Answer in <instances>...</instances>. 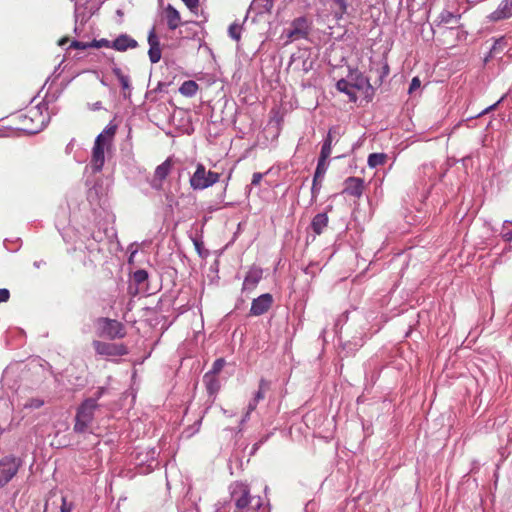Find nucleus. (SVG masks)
<instances>
[{"label": "nucleus", "mask_w": 512, "mask_h": 512, "mask_svg": "<svg viewBox=\"0 0 512 512\" xmlns=\"http://www.w3.org/2000/svg\"><path fill=\"white\" fill-rule=\"evenodd\" d=\"M230 501L224 504L226 512H251L259 510L262 500L257 497L255 505L252 504L255 497L251 495L250 486L243 481H234L229 485Z\"/></svg>", "instance_id": "obj_1"}, {"label": "nucleus", "mask_w": 512, "mask_h": 512, "mask_svg": "<svg viewBox=\"0 0 512 512\" xmlns=\"http://www.w3.org/2000/svg\"><path fill=\"white\" fill-rule=\"evenodd\" d=\"M17 129L28 134L40 132L48 123L49 115L45 108L37 105L28 108L17 116Z\"/></svg>", "instance_id": "obj_2"}, {"label": "nucleus", "mask_w": 512, "mask_h": 512, "mask_svg": "<svg viewBox=\"0 0 512 512\" xmlns=\"http://www.w3.org/2000/svg\"><path fill=\"white\" fill-rule=\"evenodd\" d=\"M117 126H107L97 137L92 150L91 166L95 172L102 170L105 162L104 151L108 150L116 134Z\"/></svg>", "instance_id": "obj_3"}, {"label": "nucleus", "mask_w": 512, "mask_h": 512, "mask_svg": "<svg viewBox=\"0 0 512 512\" xmlns=\"http://www.w3.org/2000/svg\"><path fill=\"white\" fill-rule=\"evenodd\" d=\"M98 408L96 399H85L77 409L75 416L74 431L85 433L88 431L94 420V413Z\"/></svg>", "instance_id": "obj_4"}, {"label": "nucleus", "mask_w": 512, "mask_h": 512, "mask_svg": "<svg viewBox=\"0 0 512 512\" xmlns=\"http://www.w3.org/2000/svg\"><path fill=\"white\" fill-rule=\"evenodd\" d=\"M220 176V173L211 170L207 171L203 164L198 163L195 172L190 178V186L194 190H204L217 183L220 180Z\"/></svg>", "instance_id": "obj_5"}, {"label": "nucleus", "mask_w": 512, "mask_h": 512, "mask_svg": "<svg viewBox=\"0 0 512 512\" xmlns=\"http://www.w3.org/2000/svg\"><path fill=\"white\" fill-rule=\"evenodd\" d=\"M21 465V459L13 455H7L0 459V487L12 480Z\"/></svg>", "instance_id": "obj_6"}, {"label": "nucleus", "mask_w": 512, "mask_h": 512, "mask_svg": "<svg viewBox=\"0 0 512 512\" xmlns=\"http://www.w3.org/2000/svg\"><path fill=\"white\" fill-rule=\"evenodd\" d=\"M126 328L122 322H99L97 334L101 338L117 339L126 335Z\"/></svg>", "instance_id": "obj_7"}, {"label": "nucleus", "mask_w": 512, "mask_h": 512, "mask_svg": "<svg viewBox=\"0 0 512 512\" xmlns=\"http://www.w3.org/2000/svg\"><path fill=\"white\" fill-rule=\"evenodd\" d=\"M92 345L96 353L101 356H124L128 354V349L124 344L94 340Z\"/></svg>", "instance_id": "obj_8"}, {"label": "nucleus", "mask_w": 512, "mask_h": 512, "mask_svg": "<svg viewBox=\"0 0 512 512\" xmlns=\"http://www.w3.org/2000/svg\"><path fill=\"white\" fill-rule=\"evenodd\" d=\"M174 161L168 157L162 164L158 165L155 169L154 175L150 181L152 188L162 190L163 184L168 175L171 173Z\"/></svg>", "instance_id": "obj_9"}, {"label": "nucleus", "mask_w": 512, "mask_h": 512, "mask_svg": "<svg viewBox=\"0 0 512 512\" xmlns=\"http://www.w3.org/2000/svg\"><path fill=\"white\" fill-rule=\"evenodd\" d=\"M273 304V296L269 293L260 295L254 299L251 305L250 313L253 316H260L267 312Z\"/></svg>", "instance_id": "obj_10"}, {"label": "nucleus", "mask_w": 512, "mask_h": 512, "mask_svg": "<svg viewBox=\"0 0 512 512\" xmlns=\"http://www.w3.org/2000/svg\"><path fill=\"white\" fill-rule=\"evenodd\" d=\"M347 80L355 90L365 91V93L373 91L369 80L358 70H351L347 76Z\"/></svg>", "instance_id": "obj_11"}, {"label": "nucleus", "mask_w": 512, "mask_h": 512, "mask_svg": "<svg viewBox=\"0 0 512 512\" xmlns=\"http://www.w3.org/2000/svg\"><path fill=\"white\" fill-rule=\"evenodd\" d=\"M148 43H149L148 55H149L150 61L152 63L159 62L161 59V56H162V51H161L159 39L155 32V28H153L149 32Z\"/></svg>", "instance_id": "obj_12"}, {"label": "nucleus", "mask_w": 512, "mask_h": 512, "mask_svg": "<svg viewBox=\"0 0 512 512\" xmlns=\"http://www.w3.org/2000/svg\"><path fill=\"white\" fill-rule=\"evenodd\" d=\"M327 159L328 158H323V156H319L317 167H316V170L314 173L313 184H312V188H311L313 196L318 194L320 191L321 180L327 171V163H326Z\"/></svg>", "instance_id": "obj_13"}, {"label": "nucleus", "mask_w": 512, "mask_h": 512, "mask_svg": "<svg viewBox=\"0 0 512 512\" xmlns=\"http://www.w3.org/2000/svg\"><path fill=\"white\" fill-rule=\"evenodd\" d=\"M345 187L343 193H346L350 196H354L359 198L364 189V181L362 178L358 177H349L345 180Z\"/></svg>", "instance_id": "obj_14"}, {"label": "nucleus", "mask_w": 512, "mask_h": 512, "mask_svg": "<svg viewBox=\"0 0 512 512\" xmlns=\"http://www.w3.org/2000/svg\"><path fill=\"white\" fill-rule=\"evenodd\" d=\"M263 271L258 267H251L243 281V290H253L262 279Z\"/></svg>", "instance_id": "obj_15"}, {"label": "nucleus", "mask_w": 512, "mask_h": 512, "mask_svg": "<svg viewBox=\"0 0 512 512\" xmlns=\"http://www.w3.org/2000/svg\"><path fill=\"white\" fill-rule=\"evenodd\" d=\"M512 16V0H502L498 8L492 12L489 18L492 21L507 19Z\"/></svg>", "instance_id": "obj_16"}, {"label": "nucleus", "mask_w": 512, "mask_h": 512, "mask_svg": "<svg viewBox=\"0 0 512 512\" xmlns=\"http://www.w3.org/2000/svg\"><path fill=\"white\" fill-rule=\"evenodd\" d=\"M165 19L167 26L170 30L177 29L181 24V15L179 11L171 4H168L164 9Z\"/></svg>", "instance_id": "obj_17"}, {"label": "nucleus", "mask_w": 512, "mask_h": 512, "mask_svg": "<svg viewBox=\"0 0 512 512\" xmlns=\"http://www.w3.org/2000/svg\"><path fill=\"white\" fill-rule=\"evenodd\" d=\"M203 382L205 384L207 393L209 397H211V401L215 400L216 394L220 390V381L216 375H212V373H205L203 376Z\"/></svg>", "instance_id": "obj_18"}, {"label": "nucleus", "mask_w": 512, "mask_h": 512, "mask_svg": "<svg viewBox=\"0 0 512 512\" xmlns=\"http://www.w3.org/2000/svg\"><path fill=\"white\" fill-rule=\"evenodd\" d=\"M270 389V382L261 379L259 381L258 390L255 392L254 397L249 401V410L254 411L258 403L265 398L266 392Z\"/></svg>", "instance_id": "obj_19"}, {"label": "nucleus", "mask_w": 512, "mask_h": 512, "mask_svg": "<svg viewBox=\"0 0 512 512\" xmlns=\"http://www.w3.org/2000/svg\"><path fill=\"white\" fill-rule=\"evenodd\" d=\"M135 47H137V41L126 34L120 35L112 42V48L117 51H126Z\"/></svg>", "instance_id": "obj_20"}, {"label": "nucleus", "mask_w": 512, "mask_h": 512, "mask_svg": "<svg viewBox=\"0 0 512 512\" xmlns=\"http://www.w3.org/2000/svg\"><path fill=\"white\" fill-rule=\"evenodd\" d=\"M329 218L326 213H318L314 216L311 222V227L315 234L320 235L327 227Z\"/></svg>", "instance_id": "obj_21"}, {"label": "nucleus", "mask_w": 512, "mask_h": 512, "mask_svg": "<svg viewBox=\"0 0 512 512\" xmlns=\"http://www.w3.org/2000/svg\"><path fill=\"white\" fill-rule=\"evenodd\" d=\"M199 90V85L193 80H187L179 87V92L185 97H193Z\"/></svg>", "instance_id": "obj_22"}, {"label": "nucleus", "mask_w": 512, "mask_h": 512, "mask_svg": "<svg viewBox=\"0 0 512 512\" xmlns=\"http://www.w3.org/2000/svg\"><path fill=\"white\" fill-rule=\"evenodd\" d=\"M459 16L450 11L444 10L438 16L439 24L451 25V28L457 26L459 23Z\"/></svg>", "instance_id": "obj_23"}, {"label": "nucleus", "mask_w": 512, "mask_h": 512, "mask_svg": "<svg viewBox=\"0 0 512 512\" xmlns=\"http://www.w3.org/2000/svg\"><path fill=\"white\" fill-rule=\"evenodd\" d=\"M336 87L339 91L346 93L349 96L350 101L355 102L357 100V96L355 93V88L350 85L347 79H340Z\"/></svg>", "instance_id": "obj_24"}, {"label": "nucleus", "mask_w": 512, "mask_h": 512, "mask_svg": "<svg viewBox=\"0 0 512 512\" xmlns=\"http://www.w3.org/2000/svg\"><path fill=\"white\" fill-rule=\"evenodd\" d=\"M388 156L385 153H372L368 156V166L370 168H376L382 166L387 162Z\"/></svg>", "instance_id": "obj_25"}, {"label": "nucleus", "mask_w": 512, "mask_h": 512, "mask_svg": "<svg viewBox=\"0 0 512 512\" xmlns=\"http://www.w3.org/2000/svg\"><path fill=\"white\" fill-rule=\"evenodd\" d=\"M332 141H333L332 129H330L327 134L326 139L324 140V143H323V146H322V149L320 152V156H323V158H329V156L331 155Z\"/></svg>", "instance_id": "obj_26"}, {"label": "nucleus", "mask_w": 512, "mask_h": 512, "mask_svg": "<svg viewBox=\"0 0 512 512\" xmlns=\"http://www.w3.org/2000/svg\"><path fill=\"white\" fill-rule=\"evenodd\" d=\"M292 28L295 29V31L298 32L300 35L305 37L306 34H307V32H306V29H307V21H306V19L303 18V17L295 19L293 21V23H292Z\"/></svg>", "instance_id": "obj_27"}, {"label": "nucleus", "mask_w": 512, "mask_h": 512, "mask_svg": "<svg viewBox=\"0 0 512 512\" xmlns=\"http://www.w3.org/2000/svg\"><path fill=\"white\" fill-rule=\"evenodd\" d=\"M113 73L119 80L123 90L130 89L129 77L124 75L122 70L118 67L113 68Z\"/></svg>", "instance_id": "obj_28"}, {"label": "nucleus", "mask_w": 512, "mask_h": 512, "mask_svg": "<svg viewBox=\"0 0 512 512\" xmlns=\"http://www.w3.org/2000/svg\"><path fill=\"white\" fill-rule=\"evenodd\" d=\"M44 405V400L40 398H30L24 404L25 409H39Z\"/></svg>", "instance_id": "obj_29"}, {"label": "nucleus", "mask_w": 512, "mask_h": 512, "mask_svg": "<svg viewBox=\"0 0 512 512\" xmlns=\"http://www.w3.org/2000/svg\"><path fill=\"white\" fill-rule=\"evenodd\" d=\"M241 30L242 27L239 24L232 23L228 29L229 36L235 41H239L241 38Z\"/></svg>", "instance_id": "obj_30"}, {"label": "nucleus", "mask_w": 512, "mask_h": 512, "mask_svg": "<svg viewBox=\"0 0 512 512\" xmlns=\"http://www.w3.org/2000/svg\"><path fill=\"white\" fill-rule=\"evenodd\" d=\"M226 362L223 358H218L214 361L212 368L207 373H212V375H218L223 367L225 366Z\"/></svg>", "instance_id": "obj_31"}, {"label": "nucleus", "mask_w": 512, "mask_h": 512, "mask_svg": "<svg viewBox=\"0 0 512 512\" xmlns=\"http://www.w3.org/2000/svg\"><path fill=\"white\" fill-rule=\"evenodd\" d=\"M148 279V273L144 269H139L134 272L133 274V280L137 284H142Z\"/></svg>", "instance_id": "obj_32"}, {"label": "nucleus", "mask_w": 512, "mask_h": 512, "mask_svg": "<svg viewBox=\"0 0 512 512\" xmlns=\"http://www.w3.org/2000/svg\"><path fill=\"white\" fill-rule=\"evenodd\" d=\"M90 47H95V48H101V47L112 48V43L109 40H107V39L94 40L92 43H90Z\"/></svg>", "instance_id": "obj_33"}, {"label": "nucleus", "mask_w": 512, "mask_h": 512, "mask_svg": "<svg viewBox=\"0 0 512 512\" xmlns=\"http://www.w3.org/2000/svg\"><path fill=\"white\" fill-rule=\"evenodd\" d=\"M191 12H196L199 7V0H182Z\"/></svg>", "instance_id": "obj_34"}, {"label": "nucleus", "mask_w": 512, "mask_h": 512, "mask_svg": "<svg viewBox=\"0 0 512 512\" xmlns=\"http://www.w3.org/2000/svg\"><path fill=\"white\" fill-rule=\"evenodd\" d=\"M201 420H202V419H199L198 421H196V422L194 423V425H193V426H191L189 429H187V430L185 431V433L187 434V437H190V436H192L194 433H196V432H198V431H199L200 426H201Z\"/></svg>", "instance_id": "obj_35"}, {"label": "nucleus", "mask_w": 512, "mask_h": 512, "mask_svg": "<svg viewBox=\"0 0 512 512\" xmlns=\"http://www.w3.org/2000/svg\"><path fill=\"white\" fill-rule=\"evenodd\" d=\"M421 85V81L418 77H414L409 86V93H412L414 90L418 89Z\"/></svg>", "instance_id": "obj_36"}, {"label": "nucleus", "mask_w": 512, "mask_h": 512, "mask_svg": "<svg viewBox=\"0 0 512 512\" xmlns=\"http://www.w3.org/2000/svg\"><path fill=\"white\" fill-rule=\"evenodd\" d=\"M10 298V292L8 289L2 288L0 289V303H5Z\"/></svg>", "instance_id": "obj_37"}, {"label": "nucleus", "mask_w": 512, "mask_h": 512, "mask_svg": "<svg viewBox=\"0 0 512 512\" xmlns=\"http://www.w3.org/2000/svg\"><path fill=\"white\" fill-rule=\"evenodd\" d=\"M263 178V174L260 173V172H255L253 175H252V180H251V184L254 185V186H257L260 184L261 180Z\"/></svg>", "instance_id": "obj_38"}, {"label": "nucleus", "mask_w": 512, "mask_h": 512, "mask_svg": "<svg viewBox=\"0 0 512 512\" xmlns=\"http://www.w3.org/2000/svg\"><path fill=\"white\" fill-rule=\"evenodd\" d=\"M87 47H90V43H83L79 41H73L70 45V48L74 49H86Z\"/></svg>", "instance_id": "obj_39"}, {"label": "nucleus", "mask_w": 512, "mask_h": 512, "mask_svg": "<svg viewBox=\"0 0 512 512\" xmlns=\"http://www.w3.org/2000/svg\"><path fill=\"white\" fill-rule=\"evenodd\" d=\"M287 37L288 39L290 40H296V39H299V38H302L303 36L300 35L298 32L295 31V29L291 28L288 32H287Z\"/></svg>", "instance_id": "obj_40"}, {"label": "nucleus", "mask_w": 512, "mask_h": 512, "mask_svg": "<svg viewBox=\"0 0 512 512\" xmlns=\"http://www.w3.org/2000/svg\"><path fill=\"white\" fill-rule=\"evenodd\" d=\"M72 504L68 503L65 498L62 499L61 512H71Z\"/></svg>", "instance_id": "obj_41"}, {"label": "nucleus", "mask_w": 512, "mask_h": 512, "mask_svg": "<svg viewBox=\"0 0 512 512\" xmlns=\"http://www.w3.org/2000/svg\"><path fill=\"white\" fill-rule=\"evenodd\" d=\"M341 9L342 12H345L347 9L346 0H333Z\"/></svg>", "instance_id": "obj_42"}, {"label": "nucleus", "mask_w": 512, "mask_h": 512, "mask_svg": "<svg viewBox=\"0 0 512 512\" xmlns=\"http://www.w3.org/2000/svg\"><path fill=\"white\" fill-rule=\"evenodd\" d=\"M252 412H253V411H250V410H249V405H248V406H247V411L245 412L244 416H243V417H242V419H241V422H240V424H241V425H243L246 421H248V420H249V418H250V414H251Z\"/></svg>", "instance_id": "obj_43"}, {"label": "nucleus", "mask_w": 512, "mask_h": 512, "mask_svg": "<svg viewBox=\"0 0 512 512\" xmlns=\"http://www.w3.org/2000/svg\"><path fill=\"white\" fill-rule=\"evenodd\" d=\"M252 412H253V411H250V410H249V405H248V406H247V411L245 412L244 416H243V417H242V419H241V422H240V424H241V425H243L246 421H248V420H249V418H250V414H251Z\"/></svg>", "instance_id": "obj_44"}, {"label": "nucleus", "mask_w": 512, "mask_h": 512, "mask_svg": "<svg viewBox=\"0 0 512 512\" xmlns=\"http://www.w3.org/2000/svg\"><path fill=\"white\" fill-rule=\"evenodd\" d=\"M105 389L103 387L98 388V390L95 393V397H92L91 399H96V402L102 397L104 394Z\"/></svg>", "instance_id": "obj_45"}, {"label": "nucleus", "mask_w": 512, "mask_h": 512, "mask_svg": "<svg viewBox=\"0 0 512 512\" xmlns=\"http://www.w3.org/2000/svg\"><path fill=\"white\" fill-rule=\"evenodd\" d=\"M382 69H383V72H382V74H381V76H380L379 84H381V82H382V78H383V77H385V76H387V75H388V73H389V67H388V65H387V64H385V65L382 67Z\"/></svg>", "instance_id": "obj_46"}, {"label": "nucleus", "mask_w": 512, "mask_h": 512, "mask_svg": "<svg viewBox=\"0 0 512 512\" xmlns=\"http://www.w3.org/2000/svg\"><path fill=\"white\" fill-rule=\"evenodd\" d=\"M499 102H500V101H498L497 103H495V104H493V105H491V106L487 107V108H486V109H485L481 114H486V113H488L489 111H491V110L495 109V107L497 106V104H498Z\"/></svg>", "instance_id": "obj_47"}, {"label": "nucleus", "mask_w": 512, "mask_h": 512, "mask_svg": "<svg viewBox=\"0 0 512 512\" xmlns=\"http://www.w3.org/2000/svg\"><path fill=\"white\" fill-rule=\"evenodd\" d=\"M503 238L506 240V241H512V231L511 232H506L503 234Z\"/></svg>", "instance_id": "obj_48"}, {"label": "nucleus", "mask_w": 512, "mask_h": 512, "mask_svg": "<svg viewBox=\"0 0 512 512\" xmlns=\"http://www.w3.org/2000/svg\"><path fill=\"white\" fill-rule=\"evenodd\" d=\"M67 42H68V38H67V37H64V38H61V39L58 41V45H59V46H63V45H65Z\"/></svg>", "instance_id": "obj_49"}, {"label": "nucleus", "mask_w": 512, "mask_h": 512, "mask_svg": "<svg viewBox=\"0 0 512 512\" xmlns=\"http://www.w3.org/2000/svg\"><path fill=\"white\" fill-rule=\"evenodd\" d=\"M45 366L48 368V370L51 373V375H54L53 368H52V366L48 362H45Z\"/></svg>", "instance_id": "obj_50"}, {"label": "nucleus", "mask_w": 512, "mask_h": 512, "mask_svg": "<svg viewBox=\"0 0 512 512\" xmlns=\"http://www.w3.org/2000/svg\"><path fill=\"white\" fill-rule=\"evenodd\" d=\"M154 456H155V450H154V449H152V450H151V458H152V460H154Z\"/></svg>", "instance_id": "obj_51"}]
</instances>
